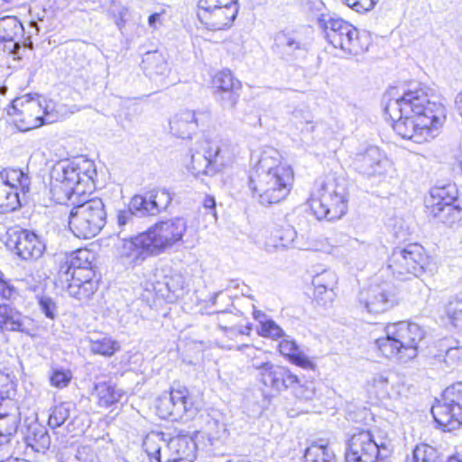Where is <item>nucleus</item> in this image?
I'll return each mask as SVG.
<instances>
[{
    "mask_svg": "<svg viewBox=\"0 0 462 462\" xmlns=\"http://www.w3.org/2000/svg\"><path fill=\"white\" fill-rule=\"evenodd\" d=\"M51 198L60 204L70 202L69 227L79 238L96 236L106 223V210L102 199H86L95 188L97 171L94 162L87 159L57 162L51 171Z\"/></svg>",
    "mask_w": 462,
    "mask_h": 462,
    "instance_id": "f257e3e1",
    "label": "nucleus"
},
{
    "mask_svg": "<svg viewBox=\"0 0 462 462\" xmlns=\"http://www.w3.org/2000/svg\"><path fill=\"white\" fill-rule=\"evenodd\" d=\"M187 230V220L176 217L160 221L147 231L124 239L118 248L119 257L132 267L142 264L148 257L158 255L180 242Z\"/></svg>",
    "mask_w": 462,
    "mask_h": 462,
    "instance_id": "f03ea898",
    "label": "nucleus"
},
{
    "mask_svg": "<svg viewBox=\"0 0 462 462\" xmlns=\"http://www.w3.org/2000/svg\"><path fill=\"white\" fill-rule=\"evenodd\" d=\"M294 173L290 165L282 161L277 150L267 149L249 176V188L253 196L263 206L276 204L290 194Z\"/></svg>",
    "mask_w": 462,
    "mask_h": 462,
    "instance_id": "7ed1b4c3",
    "label": "nucleus"
},
{
    "mask_svg": "<svg viewBox=\"0 0 462 462\" xmlns=\"http://www.w3.org/2000/svg\"><path fill=\"white\" fill-rule=\"evenodd\" d=\"M94 254L88 249L72 252L59 271L58 282L64 286L69 296L79 300H88L97 290L98 281L93 270Z\"/></svg>",
    "mask_w": 462,
    "mask_h": 462,
    "instance_id": "20e7f679",
    "label": "nucleus"
},
{
    "mask_svg": "<svg viewBox=\"0 0 462 462\" xmlns=\"http://www.w3.org/2000/svg\"><path fill=\"white\" fill-rule=\"evenodd\" d=\"M384 112L390 118H394L397 115H411L421 120L428 118L437 126L444 116L443 106L431 101L427 88L421 84H411L403 91L402 97L389 100Z\"/></svg>",
    "mask_w": 462,
    "mask_h": 462,
    "instance_id": "39448f33",
    "label": "nucleus"
},
{
    "mask_svg": "<svg viewBox=\"0 0 462 462\" xmlns=\"http://www.w3.org/2000/svg\"><path fill=\"white\" fill-rule=\"evenodd\" d=\"M384 334L375 341L378 350L387 358L396 357L401 361L416 357L418 345L424 337V332L418 324L406 321L388 324Z\"/></svg>",
    "mask_w": 462,
    "mask_h": 462,
    "instance_id": "423d86ee",
    "label": "nucleus"
},
{
    "mask_svg": "<svg viewBox=\"0 0 462 462\" xmlns=\"http://www.w3.org/2000/svg\"><path fill=\"white\" fill-rule=\"evenodd\" d=\"M348 192L343 180L328 177L313 193L310 206L318 219L333 221L347 211Z\"/></svg>",
    "mask_w": 462,
    "mask_h": 462,
    "instance_id": "0eeeda50",
    "label": "nucleus"
},
{
    "mask_svg": "<svg viewBox=\"0 0 462 462\" xmlns=\"http://www.w3.org/2000/svg\"><path fill=\"white\" fill-rule=\"evenodd\" d=\"M52 110L51 102L40 96L26 95L14 99L7 114L18 130L26 132L54 122L56 115Z\"/></svg>",
    "mask_w": 462,
    "mask_h": 462,
    "instance_id": "6e6552de",
    "label": "nucleus"
},
{
    "mask_svg": "<svg viewBox=\"0 0 462 462\" xmlns=\"http://www.w3.org/2000/svg\"><path fill=\"white\" fill-rule=\"evenodd\" d=\"M32 180L28 173L20 169H4L0 171V213L19 209L27 202Z\"/></svg>",
    "mask_w": 462,
    "mask_h": 462,
    "instance_id": "1a4fd4ad",
    "label": "nucleus"
},
{
    "mask_svg": "<svg viewBox=\"0 0 462 462\" xmlns=\"http://www.w3.org/2000/svg\"><path fill=\"white\" fill-rule=\"evenodd\" d=\"M318 25L322 29L328 42L334 48L352 55H358L365 51V47L360 42L357 29L342 18L331 14H321L318 18Z\"/></svg>",
    "mask_w": 462,
    "mask_h": 462,
    "instance_id": "9d476101",
    "label": "nucleus"
},
{
    "mask_svg": "<svg viewBox=\"0 0 462 462\" xmlns=\"http://www.w3.org/2000/svg\"><path fill=\"white\" fill-rule=\"evenodd\" d=\"M429 263L424 248L419 244H410L403 248H395L390 255L387 268L398 279L418 277L425 271Z\"/></svg>",
    "mask_w": 462,
    "mask_h": 462,
    "instance_id": "9b49d317",
    "label": "nucleus"
},
{
    "mask_svg": "<svg viewBox=\"0 0 462 462\" xmlns=\"http://www.w3.org/2000/svg\"><path fill=\"white\" fill-rule=\"evenodd\" d=\"M234 152L231 145L223 140L211 142L204 154H192L189 166L190 172L195 177L212 175L221 171L233 162Z\"/></svg>",
    "mask_w": 462,
    "mask_h": 462,
    "instance_id": "f8f14e48",
    "label": "nucleus"
},
{
    "mask_svg": "<svg viewBox=\"0 0 462 462\" xmlns=\"http://www.w3.org/2000/svg\"><path fill=\"white\" fill-rule=\"evenodd\" d=\"M431 413L444 430L451 431L462 424V382L443 391L441 401L432 406Z\"/></svg>",
    "mask_w": 462,
    "mask_h": 462,
    "instance_id": "ddd939ff",
    "label": "nucleus"
},
{
    "mask_svg": "<svg viewBox=\"0 0 462 462\" xmlns=\"http://www.w3.org/2000/svg\"><path fill=\"white\" fill-rule=\"evenodd\" d=\"M389 455L383 441H377L369 430H358L348 440L346 462H383Z\"/></svg>",
    "mask_w": 462,
    "mask_h": 462,
    "instance_id": "4468645a",
    "label": "nucleus"
},
{
    "mask_svg": "<svg viewBox=\"0 0 462 462\" xmlns=\"http://www.w3.org/2000/svg\"><path fill=\"white\" fill-rule=\"evenodd\" d=\"M398 303L396 289L391 283L373 284L357 295V307L368 314H380Z\"/></svg>",
    "mask_w": 462,
    "mask_h": 462,
    "instance_id": "2eb2a0df",
    "label": "nucleus"
},
{
    "mask_svg": "<svg viewBox=\"0 0 462 462\" xmlns=\"http://www.w3.org/2000/svg\"><path fill=\"white\" fill-rule=\"evenodd\" d=\"M6 236V247L23 261L38 260L46 250V243L43 238L32 231L10 229Z\"/></svg>",
    "mask_w": 462,
    "mask_h": 462,
    "instance_id": "dca6fc26",
    "label": "nucleus"
},
{
    "mask_svg": "<svg viewBox=\"0 0 462 462\" xmlns=\"http://www.w3.org/2000/svg\"><path fill=\"white\" fill-rule=\"evenodd\" d=\"M156 407L158 415L165 420H179L195 414L194 402L186 387L172 389L170 393L162 395Z\"/></svg>",
    "mask_w": 462,
    "mask_h": 462,
    "instance_id": "f3484780",
    "label": "nucleus"
},
{
    "mask_svg": "<svg viewBox=\"0 0 462 462\" xmlns=\"http://www.w3.org/2000/svg\"><path fill=\"white\" fill-rule=\"evenodd\" d=\"M391 119L393 128L398 135L416 143L428 142L433 138V133L438 129V126L432 125L428 118L421 120L411 115H397Z\"/></svg>",
    "mask_w": 462,
    "mask_h": 462,
    "instance_id": "a211bd4d",
    "label": "nucleus"
},
{
    "mask_svg": "<svg viewBox=\"0 0 462 462\" xmlns=\"http://www.w3.org/2000/svg\"><path fill=\"white\" fill-rule=\"evenodd\" d=\"M29 33L32 34L31 32ZM0 41L4 43V52L13 56L14 60L21 59L19 51L22 43L26 48H32L31 35L24 38V28L16 16L0 18Z\"/></svg>",
    "mask_w": 462,
    "mask_h": 462,
    "instance_id": "6ab92c4d",
    "label": "nucleus"
},
{
    "mask_svg": "<svg viewBox=\"0 0 462 462\" xmlns=\"http://www.w3.org/2000/svg\"><path fill=\"white\" fill-rule=\"evenodd\" d=\"M253 366L259 371L260 382L274 391L282 392L299 383V377L285 366L257 361H253Z\"/></svg>",
    "mask_w": 462,
    "mask_h": 462,
    "instance_id": "aec40b11",
    "label": "nucleus"
},
{
    "mask_svg": "<svg viewBox=\"0 0 462 462\" xmlns=\"http://www.w3.org/2000/svg\"><path fill=\"white\" fill-rule=\"evenodd\" d=\"M211 114L205 110H184L174 115L169 122L170 130L173 135L182 139L191 138L199 126L208 125Z\"/></svg>",
    "mask_w": 462,
    "mask_h": 462,
    "instance_id": "412c9836",
    "label": "nucleus"
},
{
    "mask_svg": "<svg viewBox=\"0 0 462 462\" xmlns=\"http://www.w3.org/2000/svg\"><path fill=\"white\" fill-rule=\"evenodd\" d=\"M388 165L384 153L376 146H368L357 152L353 160L354 169L366 177L383 174Z\"/></svg>",
    "mask_w": 462,
    "mask_h": 462,
    "instance_id": "4be33fe9",
    "label": "nucleus"
},
{
    "mask_svg": "<svg viewBox=\"0 0 462 462\" xmlns=\"http://www.w3.org/2000/svg\"><path fill=\"white\" fill-rule=\"evenodd\" d=\"M166 448L165 462H193L196 457L197 443L190 436L173 437Z\"/></svg>",
    "mask_w": 462,
    "mask_h": 462,
    "instance_id": "5701e85b",
    "label": "nucleus"
},
{
    "mask_svg": "<svg viewBox=\"0 0 462 462\" xmlns=\"http://www.w3.org/2000/svg\"><path fill=\"white\" fill-rule=\"evenodd\" d=\"M30 319L9 304L0 305V330L22 332L33 336V329L29 327Z\"/></svg>",
    "mask_w": 462,
    "mask_h": 462,
    "instance_id": "b1692460",
    "label": "nucleus"
},
{
    "mask_svg": "<svg viewBox=\"0 0 462 462\" xmlns=\"http://www.w3.org/2000/svg\"><path fill=\"white\" fill-rule=\"evenodd\" d=\"M239 12V4H233L222 6L212 14H208V18H204L200 23L208 31H223L229 29Z\"/></svg>",
    "mask_w": 462,
    "mask_h": 462,
    "instance_id": "393cba45",
    "label": "nucleus"
},
{
    "mask_svg": "<svg viewBox=\"0 0 462 462\" xmlns=\"http://www.w3.org/2000/svg\"><path fill=\"white\" fill-rule=\"evenodd\" d=\"M279 350L291 363L304 369H314V363L299 348L295 341L282 339Z\"/></svg>",
    "mask_w": 462,
    "mask_h": 462,
    "instance_id": "a878e982",
    "label": "nucleus"
},
{
    "mask_svg": "<svg viewBox=\"0 0 462 462\" xmlns=\"http://www.w3.org/2000/svg\"><path fill=\"white\" fill-rule=\"evenodd\" d=\"M303 462H337L336 455L328 442L319 439L312 442L305 450Z\"/></svg>",
    "mask_w": 462,
    "mask_h": 462,
    "instance_id": "bb28decb",
    "label": "nucleus"
},
{
    "mask_svg": "<svg viewBox=\"0 0 462 462\" xmlns=\"http://www.w3.org/2000/svg\"><path fill=\"white\" fill-rule=\"evenodd\" d=\"M25 441L28 446L39 452L49 448L51 438L45 427L37 422H32L27 428Z\"/></svg>",
    "mask_w": 462,
    "mask_h": 462,
    "instance_id": "cd10ccee",
    "label": "nucleus"
},
{
    "mask_svg": "<svg viewBox=\"0 0 462 462\" xmlns=\"http://www.w3.org/2000/svg\"><path fill=\"white\" fill-rule=\"evenodd\" d=\"M142 64L143 70L150 77L164 75L169 71V66L165 58L157 51L146 52L143 58Z\"/></svg>",
    "mask_w": 462,
    "mask_h": 462,
    "instance_id": "c85d7f7f",
    "label": "nucleus"
},
{
    "mask_svg": "<svg viewBox=\"0 0 462 462\" xmlns=\"http://www.w3.org/2000/svg\"><path fill=\"white\" fill-rule=\"evenodd\" d=\"M166 445L163 434L159 432H151L145 437L143 443V449L152 462H165L164 454L162 455L161 451Z\"/></svg>",
    "mask_w": 462,
    "mask_h": 462,
    "instance_id": "c756f323",
    "label": "nucleus"
},
{
    "mask_svg": "<svg viewBox=\"0 0 462 462\" xmlns=\"http://www.w3.org/2000/svg\"><path fill=\"white\" fill-rule=\"evenodd\" d=\"M95 394L98 399V404L101 407H109L117 402L122 395L120 390L110 382H100L95 385Z\"/></svg>",
    "mask_w": 462,
    "mask_h": 462,
    "instance_id": "7c9ffc66",
    "label": "nucleus"
},
{
    "mask_svg": "<svg viewBox=\"0 0 462 462\" xmlns=\"http://www.w3.org/2000/svg\"><path fill=\"white\" fill-rule=\"evenodd\" d=\"M304 234L300 235V238L298 237L297 231L292 226L284 228L280 236L281 245L285 247H294L300 250H310L314 248V244L310 241L309 236L306 239Z\"/></svg>",
    "mask_w": 462,
    "mask_h": 462,
    "instance_id": "2f4dec72",
    "label": "nucleus"
},
{
    "mask_svg": "<svg viewBox=\"0 0 462 462\" xmlns=\"http://www.w3.org/2000/svg\"><path fill=\"white\" fill-rule=\"evenodd\" d=\"M434 357L438 361H443L448 367H455L462 362V347L448 346L446 340H441Z\"/></svg>",
    "mask_w": 462,
    "mask_h": 462,
    "instance_id": "473e14b6",
    "label": "nucleus"
},
{
    "mask_svg": "<svg viewBox=\"0 0 462 462\" xmlns=\"http://www.w3.org/2000/svg\"><path fill=\"white\" fill-rule=\"evenodd\" d=\"M19 421L16 413H0V448L7 444L16 433Z\"/></svg>",
    "mask_w": 462,
    "mask_h": 462,
    "instance_id": "72a5a7b5",
    "label": "nucleus"
},
{
    "mask_svg": "<svg viewBox=\"0 0 462 462\" xmlns=\"http://www.w3.org/2000/svg\"><path fill=\"white\" fill-rule=\"evenodd\" d=\"M217 324L223 331H234L239 334H245L240 324L241 312L237 310L236 313L232 311L221 310L217 312Z\"/></svg>",
    "mask_w": 462,
    "mask_h": 462,
    "instance_id": "f704fd0d",
    "label": "nucleus"
},
{
    "mask_svg": "<svg viewBox=\"0 0 462 462\" xmlns=\"http://www.w3.org/2000/svg\"><path fill=\"white\" fill-rule=\"evenodd\" d=\"M277 44L288 54H294L297 51L306 49L305 42L297 33L281 32L276 37Z\"/></svg>",
    "mask_w": 462,
    "mask_h": 462,
    "instance_id": "c9c22d12",
    "label": "nucleus"
},
{
    "mask_svg": "<svg viewBox=\"0 0 462 462\" xmlns=\"http://www.w3.org/2000/svg\"><path fill=\"white\" fill-rule=\"evenodd\" d=\"M213 85L217 92L227 90H241V82L236 79L230 70H221L213 78Z\"/></svg>",
    "mask_w": 462,
    "mask_h": 462,
    "instance_id": "e433bc0d",
    "label": "nucleus"
},
{
    "mask_svg": "<svg viewBox=\"0 0 462 462\" xmlns=\"http://www.w3.org/2000/svg\"><path fill=\"white\" fill-rule=\"evenodd\" d=\"M152 203L150 192H148L145 196L134 195L131 199L129 206L137 217L156 216Z\"/></svg>",
    "mask_w": 462,
    "mask_h": 462,
    "instance_id": "4c0bfd02",
    "label": "nucleus"
},
{
    "mask_svg": "<svg viewBox=\"0 0 462 462\" xmlns=\"http://www.w3.org/2000/svg\"><path fill=\"white\" fill-rule=\"evenodd\" d=\"M89 349L93 354L111 356L119 349V344L110 337H102L97 339H91Z\"/></svg>",
    "mask_w": 462,
    "mask_h": 462,
    "instance_id": "58836bf2",
    "label": "nucleus"
},
{
    "mask_svg": "<svg viewBox=\"0 0 462 462\" xmlns=\"http://www.w3.org/2000/svg\"><path fill=\"white\" fill-rule=\"evenodd\" d=\"M73 404L70 402H62L54 406L50 413L48 424L51 428L60 427L70 416Z\"/></svg>",
    "mask_w": 462,
    "mask_h": 462,
    "instance_id": "ea45409f",
    "label": "nucleus"
},
{
    "mask_svg": "<svg viewBox=\"0 0 462 462\" xmlns=\"http://www.w3.org/2000/svg\"><path fill=\"white\" fill-rule=\"evenodd\" d=\"M445 312L450 323L462 330V294L457 295L448 301Z\"/></svg>",
    "mask_w": 462,
    "mask_h": 462,
    "instance_id": "a19ab883",
    "label": "nucleus"
},
{
    "mask_svg": "<svg viewBox=\"0 0 462 462\" xmlns=\"http://www.w3.org/2000/svg\"><path fill=\"white\" fill-rule=\"evenodd\" d=\"M158 286L164 285L169 292L172 293L175 297L183 295L185 289V280L180 273H172L165 275L162 282H157Z\"/></svg>",
    "mask_w": 462,
    "mask_h": 462,
    "instance_id": "79ce46f5",
    "label": "nucleus"
},
{
    "mask_svg": "<svg viewBox=\"0 0 462 462\" xmlns=\"http://www.w3.org/2000/svg\"><path fill=\"white\" fill-rule=\"evenodd\" d=\"M413 458L415 462H441L437 449L428 444L417 445Z\"/></svg>",
    "mask_w": 462,
    "mask_h": 462,
    "instance_id": "37998d69",
    "label": "nucleus"
},
{
    "mask_svg": "<svg viewBox=\"0 0 462 462\" xmlns=\"http://www.w3.org/2000/svg\"><path fill=\"white\" fill-rule=\"evenodd\" d=\"M337 283V277L336 273L329 270H325L322 273L315 275L312 280L314 291L316 290H334Z\"/></svg>",
    "mask_w": 462,
    "mask_h": 462,
    "instance_id": "c03bdc74",
    "label": "nucleus"
},
{
    "mask_svg": "<svg viewBox=\"0 0 462 462\" xmlns=\"http://www.w3.org/2000/svg\"><path fill=\"white\" fill-rule=\"evenodd\" d=\"M152 205H153L155 214L158 215L165 210L172 200V196L169 190L165 189H154L150 191Z\"/></svg>",
    "mask_w": 462,
    "mask_h": 462,
    "instance_id": "a18cd8bd",
    "label": "nucleus"
},
{
    "mask_svg": "<svg viewBox=\"0 0 462 462\" xmlns=\"http://www.w3.org/2000/svg\"><path fill=\"white\" fill-rule=\"evenodd\" d=\"M258 334L264 337L277 339L283 336V330L272 319H265L260 322Z\"/></svg>",
    "mask_w": 462,
    "mask_h": 462,
    "instance_id": "49530a36",
    "label": "nucleus"
},
{
    "mask_svg": "<svg viewBox=\"0 0 462 462\" xmlns=\"http://www.w3.org/2000/svg\"><path fill=\"white\" fill-rule=\"evenodd\" d=\"M447 192L445 188H436L431 190V197L433 199H439L440 201H439L436 204V208H433V212L435 217L438 216L439 212L448 210H451V201L452 198H446Z\"/></svg>",
    "mask_w": 462,
    "mask_h": 462,
    "instance_id": "de8ad7c7",
    "label": "nucleus"
},
{
    "mask_svg": "<svg viewBox=\"0 0 462 462\" xmlns=\"http://www.w3.org/2000/svg\"><path fill=\"white\" fill-rule=\"evenodd\" d=\"M38 303L42 312L46 318L51 319H54L56 318L58 308L52 298L46 295L40 296L38 297Z\"/></svg>",
    "mask_w": 462,
    "mask_h": 462,
    "instance_id": "09e8293b",
    "label": "nucleus"
},
{
    "mask_svg": "<svg viewBox=\"0 0 462 462\" xmlns=\"http://www.w3.org/2000/svg\"><path fill=\"white\" fill-rule=\"evenodd\" d=\"M217 99L225 108H234L240 97V90H227L216 93Z\"/></svg>",
    "mask_w": 462,
    "mask_h": 462,
    "instance_id": "8fccbe9b",
    "label": "nucleus"
},
{
    "mask_svg": "<svg viewBox=\"0 0 462 462\" xmlns=\"http://www.w3.org/2000/svg\"><path fill=\"white\" fill-rule=\"evenodd\" d=\"M342 2L356 13H365L374 9L379 0H342Z\"/></svg>",
    "mask_w": 462,
    "mask_h": 462,
    "instance_id": "3c124183",
    "label": "nucleus"
},
{
    "mask_svg": "<svg viewBox=\"0 0 462 462\" xmlns=\"http://www.w3.org/2000/svg\"><path fill=\"white\" fill-rule=\"evenodd\" d=\"M336 293L334 290H316L314 291V298L316 302L324 307H330L334 301Z\"/></svg>",
    "mask_w": 462,
    "mask_h": 462,
    "instance_id": "603ef678",
    "label": "nucleus"
},
{
    "mask_svg": "<svg viewBox=\"0 0 462 462\" xmlns=\"http://www.w3.org/2000/svg\"><path fill=\"white\" fill-rule=\"evenodd\" d=\"M295 395L303 400H311L315 396V388L312 382L307 383L306 384H300V382L291 387Z\"/></svg>",
    "mask_w": 462,
    "mask_h": 462,
    "instance_id": "864d4df0",
    "label": "nucleus"
},
{
    "mask_svg": "<svg viewBox=\"0 0 462 462\" xmlns=\"http://www.w3.org/2000/svg\"><path fill=\"white\" fill-rule=\"evenodd\" d=\"M218 9V7L205 2V0H199L197 4V17L201 23L204 21V18H208V14H212Z\"/></svg>",
    "mask_w": 462,
    "mask_h": 462,
    "instance_id": "5fc2aeb1",
    "label": "nucleus"
},
{
    "mask_svg": "<svg viewBox=\"0 0 462 462\" xmlns=\"http://www.w3.org/2000/svg\"><path fill=\"white\" fill-rule=\"evenodd\" d=\"M373 386L377 389L378 394L383 397L388 395L387 386L389 384V377L384 374H378L373 377Z\"/></svg>",
    "mask_w": 462,
    "mask_h": 462,
    "instance_id": "6e6d98bb",
    "label": "nucleus"
},
{
    "mask_svg": "<svg viewBox=\"0 0 462 462\" xmlns=\"http://www.w3.org/2000/svg\"><path fill=\"white\" fill-rule=\"evenodd\" d=\"M134 216L135 213L131 210L130 206H128V208L118 210L116 214V223L118 227L124 228L125 226L132 224L134 222Z\"/></svg>",
    "mask_w": 462,
    "mask_h": 462,
    "instance_id": "4d7b16f0",
    "label": "nucleus"
},
{
    "mask_svg": "<svg viewBox=\"0 0 462 462\" xmlns=\"http://www.w3.org/2000/svg\"><path fill=\"white\" fill-rule=\"evenodd\" d=\"M69 381L70 376L63 371H55L51 377V384L59 388L67 386Z\"/></svg>",
    "mask_w": 462,
    "mask_h": 462,
    "instance_id": "13d9d810",
    "label": "nucleus"
},
{
    "mask_svg": "<svg viewBox=\"0 0 462 462\" xmlns=\"http://www.w3.org/2000/svg\"><path fill=\"white\" fill-rule=\"evenodd\" d=\"M165 10L162 9L160 12H156L152 14L148 17V25L152 30H157L161 28L163 24L164 15H165Z\"/></svg>",
    "mask_w": 462,
    "mask_h": 462,
    "instance_id": "bf43d9fd",
    "label": "nucleus"
},
{
    "mask_svg": "<svg viewBox=\"0 0 462 462\" xmlns=\"http://www.w3.org/2000/svg\"><path fill=\"white\" fill-rule=\"evenodd\" d=\"M17 294L15 288L9 282L0 286V295L2 298L10 300Z\"/></svg>",
    "mask_w": 462,
    "mask_h": 462,
    "instance_id": "052dcab7",
    "label": "nucleus"
},
{
    "mask_svg": "<svg viewBox=\"0 0 462 462\" xmlns=\"http://www.w3.org/2000/svg\"><path fill=\"white\" fill-rule=\"evenodd\" d=\"M203 206L206 209L209 211L210 214H212L215 220L217 219V212H216V200L211 196H206L203 200Z\"/></svg>",
    "mask_w": 462,
    "mask_h": 462,
    "instance_id": "680f3d73",
    "label": "nucleus"
},
{
    "mask_svg": "<svg viewBox=\"0 0 462 462\" xmlns=\"http://www.w3.org/2000/svg\"><path fill=\"white\" fill-rule=\"evenodd\" d=\"M205 2L212 4L218 8H222V6L224 7L238 3V0H205Z\"/></svg>",
    "mask_w": 462,
    "mask_h": 462,
    "instance_id": "e2e57ef3",
    "label": "nucleus"
},
{
    "mask_svg": "<svg viewBox=\"0 0 462 462\" xmlns=\"http://www.w3.org/2000/svg\"><path fill=\"white\" fill-rule=\"evenodd\" d=\"M456 106L459 115L462 117V91L458 94L456 99Z\"/></svg>",
    "mask_w": 462,
    "mask_h": 462,
    "instance_id": "0e129e2a",
    "label": "nucleus"
},
{
    "mask_svg": "<svg viewBox=\"0 0 462 462\" xmlns=\"http://www.w3.org/2000/svg\"><path fill=\"white\" fill-rule=\"evenodd\" d=\"M228 462H263L262 460H259V459H253V460H250L246 457H242V458H239L237 460H229Z\"/></svg>",
    "mask_w": 462,
    "mask_h": 462,
    "instance_id": "69168bd1",
    "label": "nucleus"
},
{
    "mask_svg": "<svg viewBox=\"0 0 462 462\" xmlns=\"http://www.w3.org/2000/svg\"><path fill=\"white\" fill-rule=\"evenodd\" d=\"M305 130L307 132H312L314 130V125H312V122L310 120L306 121V127ZM301 131H304V128L301 129Z\"/></svg>",
    "mask_w": 462,
    "mask_h": 462,
    "instance_id": "338daca9",
    "label": "nucleus"
},
{
    "mask_svg": "<svg viewBox=\"0 0 462 462\" xmlns=\"http://www.w3.org/2000/svg\"><path fill=\"white\" fill-rule=\"evenodd\" d=\"M219 437H215L211 434H208V439L210 442L211 445H215L216 442L218 441Z\"/></svg>",
    "mask_w": 462,
    "mask_h": 462,
    "instance_id": "774afa93",
    "label": "nucleus"
}]
</instances>
